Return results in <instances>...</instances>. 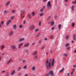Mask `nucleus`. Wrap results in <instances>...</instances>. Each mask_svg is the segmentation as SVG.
Instances as JSON below:
<instances>
[{
    "mask_svg": "<svg viewBox=\"0 0 76 76\" xmlns=\"http://www.w3.org/2000/svg\"><path fill=\"white\" fill-rule=\"evenodd\" d=\"M74 53H76V50H75L74 51Z\"/></svg>",
    "mask_w": 76,
    "mask_h": 76,
    "instance_id": "64",
    "label": "nucleus"
},
{
    "mask_svg": "<svg viewBox=\"0 0 76 76\" xmlns=\"http://www.w3.org/2000/svg\"><path fill=\"white\" fill-rule=\"evenodd\" d=\"M76 67V65H74V66H73V67L74 68H75V67Z\"/></svg>",
    "mask_w": 76,
    "mask_h": 76,
    "instance_id": "62",
    "label": "nucleus"
},
{
    "mask_svg": "<svg viewBox=\"0 0 76 76\" xmlns=\"http://www.w3.org/2000/svg\"><path fill=\"white\" fill-rule=\"evenodd\" d=\"M1 47L2 50H3V49H4V45H1Z\"/></svg>",
    "mask_w": 76,
    "mask_h": 76,
    "instance_id": "19",
    "label": "nucleus"
},
{
    "mask_svg": "<svg viewBox=\"0 0 76 76\" xmlns=\"http://www.w3.org/2000/svg\"><path fill=\"white\" fill-rule=\"evenodd\" d=\"M15 73V70H14L11 72V76H13V75H14Z\"/></svg>",
    "mask_w": 76,
    "mask_h": 76,
    "instance_id": "8",
    "label": "nucleus"
},
{
    "mask_svg": "<svg viewBox=\"0 0 76 76\" xmlns=\"http://www.w3.org/2000/svg\"><path fill=\"white\" fill-rule=\"evenodd\" d=\"M45 76H49V74H47L45 75Z\"/></svg>",
    "mask_w": 76,
    "mask_h": 76,
    "instance_id": "60",
    "label": "nucleus"
},
{
    "mask_svg": "<svg viewBox=\"0 0 76 76\" xmlns=\"http://www.w3.org/2000/svg\"><path fill=\"white\" fill-rule=\"evenodd\" d=\"M40 35V33L38 34L36 36V37H38Z\"/></svg>",
    "mask_w": 76,
    "mask_h": 76,
    "instance_id": "41",
    "label": "nucleus"
},
{
    "mask_svg": "<svg viewBox=\"0 0 76 76\" xmlns=\"http://www.w3.org/2000/svg\"><path fill=\"white\" fill-rule=\"evenodd\" d=\"M71 9L72 10V11H73L74 10V6L72 5L71 7Z\"/></svg>",
    "mask_w": 76,
    "mask_h": 76,
    "instance_id": "18",
    "label": "nucleus"
},
{
    "mask_svg": "<svg viewBox=\"0 0 76 76\" xmlns=\"http://www.w3.org/2000/svg\"><path fill=\"white\" fill-rule=\"evenodd\" d=\"M18 76H20V75H21V73H19L18 74Z\"/></svg>",
    "mask_w": 76,
    "mask_h": 76,
    "instance_id": "46",
    "label": "nucleus"
},
{
    "mask_svg": "<svg viewBox=\"0 0 76 76\" xmlns=\"http://www.w3.org/2000/svg\"><path fill=\"white\" fill-rule=\"evenodd\" d=\"M69 38V36H66L65 37V38Z\"/></svg>",
    "mask_w": 76,
    "mask_h": 76,
    "instance_id": "51",
    "label": "nucleus"
},
{
    "mask_svg": "<svg viewBox=\"0 0 76 76\" xmlns=\"http://www.w3.org/2000/svg\"><path fill=\"white\" fill-rule=\"evenodd\" d=\"M47 6L48 9H50L51 7V2L50 1H49L47 3Z\"/></svg>",
    "mask_w": 76,
    "mask_h": 76,
    "instance_id": "2",
    "label": "nucleus"
},
{
    "mask_svg": "<svg viewBox=\"0 0 76 76\" xmlns=\"http://www.w3.org/2000/svg\"><path fill=\"white\" fill-rule=\"evenodd\" d=\"M26 67H27V66H25L23 67V69H26Z\"/></svg>",
    "mask_w": 76,
    "mask_h": 76,
    "instance_id": "37",
    "label": "nucleus"
},
{
    "mask_svg": "<svg viewBox=\"0 0 76 76\" xmlns=\"http://www.w3.org/2000/svg\"><path fill=\"white\" fill-rule=\"evenodd\" d=\"M64 70V68H63L61 70H60V72H62Z\"/></svg>",
    "mask_w": 76,
    "mask_h": 76,
    "instance_id": "31",
    "label": "nucleus"
},
{
    "mask_svg": "<svg viewBox=\"0 0 76 76\" xmlns=\"http://www.w3.org/2000/svg\"><path fill=\"white\" fill-rule=\"evenodd\" d=\"M54 18H55V19H57V16L55 15L54 16Z\"/></svg>",
    "mask_w": 76,
    "mask_h": 76,
    "instance_id": "54",
    "label": "nucleus"
},
{
    "mask_svg": "<svg viewBox=\"0 0 76 76\" xmlns=\"http://www.w3.org/2000/svg\"><path fill=\"white\" fill-rule=\"evenodd\" d=\"M41 21H40L39 23V26H41Z\"/></svg>",
    "mask_w": 76,
    "mask_h": 76,
    "instance_id": "36",
    "label": "nucleus"
},
{
    "mask_svg": "<svg viewBox=\"0 0 76 76\" xmlns=\"http://www.w3.org/2000/svg\"><path fill=\"white\" fill-rule=\"evenodd\" d=\"M50 18H51V16H49L47 19V20H49L50 19Z\"/></svg>",
    "mask_w": 76,
    "mask_h": 76,
    "instance_id": "26",
    "label": "nucleus"
},
{
    "mask_svg": "<svg viewBox=\"0 0 76 76\" xmlns=\"http://www.w3.org/2000/svg\"><path fill=\"white\" fill-rule=\"evenodd\" d=\"M34 29H35V26L33 25L31 26L29 28L30 31H33Z\"/></svg>",
    "mask_w": 76,
    "mask_h": 76,
    "instance_id": "3",
    "label": "nucleus"
},
{
    "mask_svg": "<svg viewBox=\"0 0 76 76\" xmlns=\"http://www.w3.org/2000/svg\"><path fill=\"white\" fill-rule=\"evenodd\" d=\"M75 69L74 68L73 70H72V72H74V71H75Z\"/></svg>",
    "mask_w": 76,
    "mask_h": 76,
    "instance_id": "55",
    "label": "nucleus"
},
{
    "mask_svg": "<svg viewBox=\"0 0 76 76\" xmlns=\"http://www.w3.org/2000/svg\"><path fill=\"white\" fill-rule=\"evenodd\" d=\"M39 31V29L38 28H37V29H36L35 30V32H38V31Z\"/></svg>",
    "mask_w": 76,
    "mask_h": 76,
    "instance_id": "33",
    "label": "nucleus"
},
{
    "mask_svg": "<svg viewBox=\"0 0 76 76\" xmlns=\"http://www.w3.org/2000/svg\"><path fill=\"white\" fill-rule=\"evenodd\" d=\"M29 45V43H27L26 44H25L24 45V47H28Z\"/></svg>",
    "mask_w": 76,
    "mask_h": 76,
    "instance_id": "13",
    "label": "nucleus"
},
{
    "mask_svg": "<svg viewBox=\"0 0 76 76\" xmlns=\"http://www.w3.org/2000/svg\"><path fill=\"white\" fill-rule=\"evenodd\" d=\"M47 1V0H43V1H44L45 2Z\"/></svg>",
    "mask_w": 76,
    "mask_h": 76,
    "instance_id": "57",
    "label": "nucleus"
},
{
    "mask_svg": "<svg viewBox=\"0 0 76 76\" xmlns=\"http://www.w3.org/2000/svg\"><path fill=\"white\" fill-rule=\"evenodd\" d=\"M24 76H28V74H25Z\"/></svg>",
    "mask_w": 76,
    "mask_h": 76,
    "instance_id": "63",
    "label": "nucleus"
},
{
    "mask_svg": "<svg viewBox=\"0 0 76 76\" xmlns=\"http://www.w3.org/2000/svg\"><path fill=\"white\" fill-rule=\"evenodd\" d=\"M76 34H74L73 36V38H76Z\"/></svg>",
    "mask_w": 76,
    "mask_h": 76,
    "instance_id": "34",
    "label": "nucleus"
},
{
    "mask_svg": "<svg viewBox=\"0 0 76 76\" xmlns=\"http://www.w3.org/2000/svg\"><path fill=\"white\" fill-rule=\"evenodd\" d=\"M65 2H67L68 1V0H64Z\"/></svg>",
    "mask_w": 76,
    "mask_h": 76,
    "instance_id": "52",
    "label": "nucleus"
},
{
    "mask_svg": "<svg viewBox=\"0 0 76 76\" xmlns=\"http://www.w3.org/2000/svg\"><path fill=\"white\" fill-rule=\"evenodd\" d=\"M37 51H35V52L33 53V56H35V55H37Z\"/></svg>",
    "mask_w": 76,
    "mask_h": 76,
    "instance_id": "14",
    "label": "nucleus"
},
{
    "mask_svg": "<svg viewBox=\"0 0 76 76\" xmlns=\"http://www.w3.org/2000/svg\"><path fill=\"white\" fill-rule=\"evenodd\" d=\"M34 58H35L36 59V60H37L38 59V56H37L36 55L34 57Z\"/></svg>",
    "mask_w": 76,
    "mask_h": 76,
    "instance_id": "30",
    "label": "nucleus"
},
{
    "mask_svg": "<svg viewBox=\"0 0 76 76\" xmlns=\"http://www.w3.org/2000/svg\"><path fill=\"white\" fill-rule=\"evenodd\" d=\"M14 16H12L11 18V20H13V19H14Z\"/></svg>",
    "mask_w": 76,
    "mask_h": 76,
    "instance_id": "42",
    "label": "nucleus"
},
{
    "mask_svg": "<svg viewBox=\"0 0 76 76\" xmlns=\"http://www.w3.org/2000/svg\"><path fill=\"white\" fill-rule=\"evenodd\" d=\"M45 9V6H44L40 10V12H43V10H44Z\"/></svg>",
    "mask_w": 76,
    "mask_h": 76,
    "instance_id": "11",
    "label": "nucleus"
},
{
    "mask_svg": "<svg viewBox=\"0 0 76 76\" xmlns=\"http://www.w3.org/2000/svg\"><path fill=\"white\" fill-rule=\"evenodd\" d=\"M10 1H8L7 3L5 4V6H8L10 4Z\"/></svg>",
    "mask_w": 76,
    "mask_h": 76,
    "instance_id": "12",
    "label": "nucleus"
},
{
    "mask_svg": "<svg viewBox=\"0 0 76 76\" xmlns=\"http://www.w3.org/2000/svg\"><path fill=\"white\" fill-rule=\"evenodd\" d=\"M21 69V67H19L18 70V71H20V69Z\"/></svg>",
    "mask_w": 76,
    "mask_h": 76,
    "instance_id": "35",
    "label": "nucleus"
},
{
    "mask_svg": "<svg viewBox=\"0 0 76 76\" xmlns=\"http://www.w3.org/2000/svg\"><path fill=\"white\" fill-rule=\"evenodd\" d=\"M44 48V46H43L42 47V48H41V50H42V49H43V48Z\"/></svg>",
    "mask_w": 76,
    "mask_h": 76,
    "instance_id": "56",
    "label": "nucleus"
},
{
    "mask_svg": "<svg viewBox=\"0 0 76 76\" xmlns=\"http://www.w3.org/2000/svg\"><path fill=\"white\" fill-rule=\"evenodd\" d=\"M10 22H11V20H8V21L6 23L7 25H9V23H10Z\"/></svg>",
    "mask_w": 76,
    "mask_h": 76,
    "instance_id": "9",
    "label": "nucleus"
},
{
    "mask_svg": "<svg viewBox=\"0 0 76 76\" xmlns=\"http://www.w3.org/2000/svg\"><path fill=\"white\" fill-rule=\"evenodd\" d=\"M31 15L32 16H35V12H33L32 13H31Z\"/></svg>",
    "mask_w": 76,
    "mask_h": 76,
    "instance_id": "28",
    "label": "nucleus"
},
{
    "mask_svg": "<svg viewBox=\"0 0 76 76\" xmlns=\"http://www.w3.org/2000/svg\"><path fill=\"white\" fill-rule=\"evenodd\" d=\"M15 12H16V10H13L12 11V13H15Z\"/></svg>",
    "mask_w": 76,
    "mask_h": 76,
    "instance_id": "24",
    "label": "nucleus"
},
{
    "mask_svg": "<svg viewBox=\"0 0 76 76\" xmlns=\"http://www.w3.org/2000/svg\"><path fill=\"white\" fill-rule=\"evenodd\" d=\"M23 27V26L22 25H20L19 26V28H22Z\"/></svg>",
    "mask_w": 76,
    "mask_h": 76,
    "instance_id": "23",
    "label": "nucleus"
},
{
    "mask_svg": "<svg viewBox=\"0 0 76 76\" xmlns=\"http://www.w3.org/2000/svg\"><path fill=\"white\" fill-rule=\"evenodd\" d=\"M72 26L73 27H74V26H75V23H72Z\"/></svg>",
    "mask_w": 76,
    "mask_h": 76,
    "instance_id": "40",
    "label": "nucleus"
},
{
    "mask_svg": "<svg viewBox=\"0 0 76 76\" xmlns=\"http://www.w3.org/2000/svg\"><path fill=\"white\" fill-rule=\"evenodd\" d=\"M13 31H11L9 33V35L10 36H12L13 35Z\"/></svg>",
    "mask_w": 76,
    "mask_h": 76,
    "instance_id": "6",
    "label": "nucleus"
},
{
    "mask_svg": "<svg viewBox=\"0 0 76 76\" xmlns=\"http://www.w3.org/2000/svg\"><path fill=\"white\" fill-rule=\"evenodd\" d=\"M9 73L8 72L5 75V76H9Z\"/></svg>",
    "mask_w": 76,
    "mask_h": 76,
    "instance_id": "29",
    "label": "nucleus"
},
{
    "mask_svg": "<svg viewBox=\"0 0 76 76\" xmlns=\"http://www.w3.org/2000/svg\"><path fill=\"white\" fill-rule=\"evenodd\" d=\"M11 48L13 50H16V47L15 46L12 45L11 46Z\"/></svg>",
    "mask_w": 76,
    "mask_h": 76,
    "instance_id": "7",
    "label": "nucleus"
},
{
    "mask_svg": "<svg viewBox=\"0 0 76 76\" xmlns=\"http://www.w3.org/2000/svg\"><path fill=\"white\" fill-rule=\"evenodd\" d=\"M42 15H43V13H42L40 14L39 16H42Z\"/></svg>",
    "mask_w": 76,
    "mask_h": 76,
    "instance_id": "39",
    "label": "nucleus"
},
{
    "mask_svg": "<svg viewBox=\"0 0 76 76\" xmlns=\"http://www.w3.org/2000/svg\"><path fill=\"white\" fill-rule=\"evenodd\" d=\"M66 49L67 50H69L70 49V48L69 47H68Z\"/></svg>",
    "mask_w": 76,
    "mask_h": 76,
    "instance_id": "53",
    "label": "nucleus"
},
{
    "mask_svg": "<svg viewBox=\"0 0 76 76\" xmlns=\"http://www.w3.org/2000/svg\"><path fill=\"white\" fill-rule=\"evenodd\" d=\"M12 60V59H10L7 62V64H8V63H9L10 62V61Z\"/></svg>",
    "mask_w": 76,
    "mask_h": 76,
    "instance_id": "38",
    "label": "nucleus"
},
{
    "mask_svg": "<svg viewBox=\"0 0 76 76\" xmlns=\"http://www.w3.org/2000/svg\"><path fill=\"white\" fill-rule=\"evenodd\" d=\"M64 56H65V57H66V56H67V54H64Z\"/></svg>",
    "mask_w": 76,
    "mask_h": 76,
    "instance_id": "49",
    "label": "nucleus"
},
{
    "mask_svg": "<svg viewBox=\"0 0 76 76\" xmlns=\"http://www.w3.org/2000/svg\"><path fill=\"white\" fill-rule=\"evenodd\" d=\"M14 29H16V25L15 24L13 26Z\"/></svg>",
    "mask_w": 76,
    "mask_h": 76,
    "instance_id": "15",
    "label": "nucleus"
},
{
    "mask_svg": "<svg viewBox=\"0 0 76 76\" xmlns=\"http://www.w3.org/2000/svg\"><path fill=\"white\" fill-rule=\"evenodd\" d=\"M69 43H66L65 44V47H67V46H69Z\"/></svg>",
    "mask_w": 76,
    "mask_h": 76,
    "instance_id": "27",
    "label": "nucleus"
},
{
    "mask_svg": "<svg viewBox=\"0 0 76 76\" xmlns=\"http://www.w3.org/2000/svg\"><path fill=\"white\" fill-rule=\"evenodd\" d=\"M23 23H24V24L26 23V21H25V20H24L23 21Z\"/></svg>",
    "mask_w": 76,
    "mask_h": 76,
    "instance_id": "59",
    "label": "nucleus"
},
{
    "mask_svg": "<svg viewBox=\"0 0 76 76\" xmlns=\"http://www.w3.org/2000/svg\"><path fill=\"white\" fill-rule=\"evenodd\" d=\"M61 25L60 24L58 25V28L59 29H60V28H61Z\"/></svg>",
    "mask_w": 76,
    "mask_h": 76,
    "instance_id": "17",
    "label": "nucleus"
},
{
    "mask_svg": "<svg viewBox=\"0 0 76 76\" xmlns=\"http://www.w3.org/2000/svg\"><path fill=\"white\" fill-rule=\"evenodd\" d=\"M25 52H26V53H28V50H26Z\"/></svg>",
    "mask_w": 76,
    "mask_h": 76,
    "instance_id": "45",
    "label": "nucleus"
},
{
    "mask_svg": "<svg viewBox=\"0 0 76 76\" xmlns=\"http://www.w3.org/2000/svg\"><path fill=\"white\" fill-rule=\"evenodd\" d=\"M50 38H53V36H50Z\"/></svg>",
    "mask_w": 76,
    "mask_h": 76,
    "instance_id": "58",
    "label": "nucleus"
},
{
    "mask_svg": "<svg viewBox=\"0 0 76 76\" xmlns=\"http://www.w3.org/2000/svg\"><path fill=\"white\" fill-rule=\"evenodd\" d=\"M50 52L51 54H52V53H53V50H52L50 49Z\"/></svg>",
    "mask_w": 76,
    "mask_h": 76,
    "instance_id": "43",
    "label": "nucleus"
},
{
    "mask_svg": "<svg viewBox=\"0 0 76 76\" xmlns=\"http://www.w3.org/2000/svg\"><path fill=\"white\" fill-rule=\"evenodd\" d=\"M23 45V43H21L19 44L18 46V48H21V46H22Z\"/></svg>",
    "mask_w": 76,
    "mask_h": 76,
    "instance_id": "10",
    "label": "nucleus"
},
{
    "mask_svg": "<svg viewBox=\"0 0 76 76\" xmlns=\"http://www.w3.org/2000/svg\"><path fill=\"white\" fill-rule=\"evenodd\" d=\"M28 16L29 18L30 19L31 17L32 16V15H31V14H28Z\"/></svg>",
    "mask_w": 76,
    "mask_h": 76,
    "instance_id": "21",
    "label": "nucleus"
},
{
    "mask_svg": "<svg viewBox=\"0 0 76 76\" xmlns=\"http://www.w3.org/2000/svg\"><path fill=\"white\" fill-rule=\"evenodd\" d=\"M54 61H55V59L53 58L52 61L51 62V59L50 58L49 59H48L47 60L45 61V66L46 69L50 70L51 69V66H54Z\"/></svg>",
    "mask_w": 76,
    "mask_h": 76,
    "instance_id": "1",
    "label": "nucleus"
},
{
    "mask_svg": "<svg viewBox=\"0 0 76 76\" xmlns=\"http://www.w3.org/2000/svg\"><path fill=\"white\" fill-rule=\"evenodd\" d=\"M67 76H69V73H68L67 74Z\"/></svg>",
    "mask_w": 76,
    "mask_h": 76,
    "instance_id": "61",
    "label": "nucleus"
},
{
    "mask_svg": "<svg viewBox=\"0 0 76 76\" xmlns=\"http://www.w3.org/2000/svg\"><path fill=\"white\" fill-rule=\"evenodd\" d=\"M49 74L50 75H52V76H54V72H53V71H50Z\"/></svg>",
    "mask_w": 76,
    "mask_h": 76,
    "instance_id": "5",
    "label": "nucleus"
},
{
    "mask_svg": "<svg viewBox=\"0 0 76 76\" xmlns=\"http://www.w3.org/2000/svg\"><path fill=\"white\" fill-rule=\"evenodd\" d=\"M35 66H33L31 68V70L32 71H34V70H35Z\"/></svg>",
    "mask_w": 76,
    "mask_h": 76,
    "instance_id": "20",
    "label": "nucleus"
},
{
    "mask_svg": "<svg viewBox=\"0 0 76 76\" xmlns=\"http://www.w3.org/2000/svg\"><path fill=\"white\" fill-rule=\"evenodd\" d=\"M4 23V22L3 21H2L1 22V25H3V24Z\"/></svg>",
    "mask_w": 76,
    "mask_h": 76,
    "instance_id": "48",
    "label": "nucleus"
},
{
    "mask_svg": "<svg viewBox=\"0 0 76 76\" xmlns=\"http://www.w3.org/2000/svg\"><path fill=\"white\" fill-rule=\"evenodd\" d=\"M9 11H7L6 10H5V11H4V13H9Z\"/></svg>",
    "mask_w": 76,
    "mask_h": 76,
    "instance_id": "22",
    "label": "nucleus"
},
{
    "mask_svg": "<svg viewBox=\"0 0 76 76\" xmlns=\"http://www.w3.org/2000/svg\"><path fill=\"white\" fill-rule=\"evenodd\" d=\"M25 10L24 9H23L22 10H21V16H22V15H23V14H24V13H25Z\"/></svg>",
    "mask_w": 76,
    "mask_h": 76,
    "instance_id": "4",
    "label": "nucleus"
},
{
    "mask_svg": "<svg viewBox=\"0 0 76 76\" xmlns=\"http://www.w3.org/2000/svg\"><path fill=\"white\" fill-rule=\"evenodd\" d=\"M51 25L52 26H53V25H54V21H52L51 22Z\"/></svg>",
    "mask_w": 76,
    "mask_h": 76,
    "instance_id": "25",
    "label": "nucleus"
},
{
    "mask_svg": "<svg viewBox=\"0 0 76 76\" xmlns=\"http://www.w3.org/2000/svg\"><path fill=\"white\" fill-rule=\"evenodd\" d=\"M72 4H76V0H75V1L74 2V1H72Z\"/></svg>",
    "mask_w": 76,
    "mask_h": 76,
    "instance_id": "32",
    "label": "nucleus"
},
{
    "mask_svg": "<svg viewBox=\"0 0 76 76\" xmlns=\"http://www.w3.org/2000/svg\"><path fill=\"white\" fill-rule=\"evenodd\" d=\"M26 62V61H25V60H23L22 61V63H25Z\"/></svg>",
    "mask_w": 76,
    "mask_h": 76,
    "instance_id": "47",
    "label": "nucleus"
},
{
    "mask_svg": "<svg viewBox=\"0 0 76 76\" xmlns=\"http://www.w3.org/2000/svg\"><path fill=\"white\" fill-rule=\"evenodd\" d=\"M42 42V40H40L39 42V43L41 44V43Z\"/></svg>",
    "mask_w": 76,
    "mask_h": 76,
    "instance_id": "50",
    "label": "nucleus"
},
{
    "mask_svg": "<svg viewBox=\"0 0 76 76\" xmlns=\"http://www.w3.org/2000/svg\"><path fill=\"white\" fill-rule=\"evenodd\" d=\"M24 40H25V39H24V38L20 39L19 40V42H20L21 41H24Z\"/></svg>",
    "mask_w": 76,
    "mask_h": 76,
    "instance_id": "16",
    "label": "nucleus"
},
{
    "mask_svg": "<svg viewBox=\"0 0 76 76\" xmlns=\"http://www.w3.org/2000/svg\"><path fill=\"white\" fill-rule=\"evenodd\" d=\"M55 29V28L54 27H52L51 28V30L53 31V29Z\"/></svg>",
    "mask_w": 76,
    "mask_h": 76,
    "instance_id": "44",
    "label": "nucleus"
}]
</instances>
